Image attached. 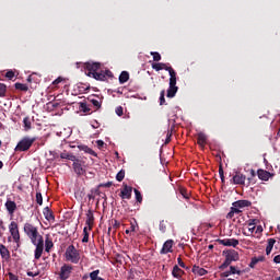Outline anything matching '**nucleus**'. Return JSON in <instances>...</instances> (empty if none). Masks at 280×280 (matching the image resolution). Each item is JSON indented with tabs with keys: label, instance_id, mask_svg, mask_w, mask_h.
Instances as JSON below:
<instances>
[{
	"label": "nucleus",
	"instance_id": "nucleus-1",
	"mask_svg": "<svg viewBox=\"0 0 280 280\" xmlns=\"http://www.w3.org/2000/svg\"><path fill=\"white\" fill-rule=\"evenodd\" d=\"M23 231L33 246H35L34 259H40L45 248V241L44 236L39 233V228L32 222H25L23 225Z\"/></svg>",
	"mask_w": 280,
	"mask_h": 280
},
{
	"label": "nucleus",
	"instance_id": "nucleus-2",
	"mask_svg": "<svg viewBox=\"0 0 280 280\" xmlns=\"http://www.w3.org/2000/svg\"><path fill=\"white\" fill-rule=\"evenodd\" d=\"M225 260L219 266V270L224 271L228 267H231L233 261H240V253L235 249L223 250Z\"/></svg>",
	"mask_w": 280,
	"mask_h": 280
},
{
	"label": "nucleus",
	"instance_id": "nucleus-3",
	"mask_svg": "<svg viewBox=\"0 0 280 280\" xmlns=\"http://www.w3.org/2000/svg\"><path fill=\"white\" fill-rule=\"evenodd\" d=\"M66 261H70L71 264H78L81 259V255L74 245H69L65 252Z\"/></svg>",
	"mask_w": 280,
	"mask_h": 280
},
{
	"label": "nucleus",
	"instance_id": "nucleus-4",
	"mask_svg": "<svg viewBox=\"0 0 280 280\" xmlns=\"http://www.w3.org/2000/svg\"><path fill=\"white\" fill-rule=\"evenodd\" d=\"M36 140L37 138L24 137L21 141L18 142L14 150L19 152L28 151Z\"/></svg>",
	"mask_w": 280,
	"mask_h": 280
},
{
	"label": "nucleus",
	"instance_id": "nucleus-5",
	"mask_svg": "<svg viewBox=\"0 0 280 280\" xmlns=\"http://www.w3.org/2000/svg\"><path fill=\"white\" fill-rule=\"evenodd\" d=\"M9 233H10L13 242H15V244H20L21 234H20V230H19V224L15 221H12L9 224Z\"/></svg>",
	"mask_w": 280,
	"mask_h": 280
},
{
	"label": "nucleus",
	"instance_id": "nucleus-6",
	"mask_svg": "<svg viewBox=\"0 0 280 280\" xmlns=\"http://www.w3.org/2000/svg\"><path fill=\"white\" fill-rule=\"evenodd\" d=\"M73 171L78 176H82L86 174V164L84 161L77 159L72 164Z\"/></svg>",
	"mask_w": 280,
	"mask_h": 280
},
{
	"label": "nucleus",
	"instance_id": "nucleus-7",
	"mask_svg": "<svg viewBox=\"0 0 280 280\" xmlns=\"http://www.w3.org/2000/svg\"><path fill=\"white\" fill-rule=\"evenodd\" d=\"M73 272V266L69 264H63L59 271L60 280H69Z\"/></svg>",
	"mask_w": 280,
	"mask_h": 280
},
{
	"label": "nucleus",
	"instance_id": "nucleus-8",
	"mask_svg": "<svg viewBox=\"0 0 280 280\" xmlns=\"http://www.w3.org/2000/svg\"><path fill=\"white\" fill-rule=\"evenodd\" d=\"M84 68L88 70V75L93 77L94 73H97L100 70H102V63L101 62H86V63H84Z\"/></svg>",
	"mask_w": 280,
	"mask_h": 280
},
{
	"label": "nucleus",
	"instance_id": "nucleus-9",
	"mask_svg": "<svg viewBox=\"0 0 280 280\" xmlns=\"http://www.w3.org/2000/svg\"><path fill=\"white\" fill-rule=\"evenodd\" d=\"M113 77H114V73L108 69H105V70L100 69L98 72H95L92 75V78H94L97 81H105L107 80V78H113Z\"/></svg>",
	"mask_w": 280,
	"mask_h": 280
},
{
	"label": "nucleus",
	"instance_id": "nucleus-10",
	"mask_svg": "<svg viewBox=\"0 0 280 280\" xmlns=\"http://www.w3.org/2000/svg\"><path fill=\"white\" fill-rule=\"evenodd\" d=\"M231 183L234 185H246V175L242 174L241 172H235L233 175Z\"/></svg>",
	"mask_w": 280,
	"mask_h": 280
},
{
	"label": "nucleus",
	"instance_id": "nucleus-11",
	"mask_svg": "<svg viewBox=\"0 0 280 280\" xmlns=\"http://www.w3.org/2000/svg\"><path fill=\"white\" fill-rule=\"evenodd\" d=\"M174 240H167L164 242L160 253L161 255H168V253H173Z\"/></svg>",
	"mask_w": 280,
	"mask_h": 280
},
{
	"label": "nucleus",
	"instance_id": "nucleus-12",
	"mask_svg": "<svg viewBox=\"0 0 280 280\" xmlns=\"http://www.w3.org/2000/svg\"><path fill=\"white\" fill-rule=\"evenodd\" d=\"M85 224H86L89 231H93V226L95 224V217H94L93 210H88Z\"/></svg>",
	"mask_w": 280,
	"mask_h": 280
},
{
	"label": "nucleus",
	"instance_id": "nucleus-13",
	"mask_svg": "<svg viewBox=\"0 0 280 280\" xmlns=\"http://www.w3.org/2000/svg\"><path fill=\"white\" fill-rule=\"evenodd\" d=\"M133 188L128 185H124V189L120 191V198L122 200H130L132 198Z\"/></svg>",
	"mask_w": 280,
	"mask_h": 280
},
{
	"label": "nucleus",
	"instance_id": "nucleus-14",
	"mask_svg": "<svg viewBox=\"0 0 280 280\" xmlns=\"http://www.w3.org/2000/svg\"><path fill=\"white\" fill-rule=\"evenodd\" d=\"M222 246H232L233 248L240 245V241L236 238H223L218 241Z\"/></svg>",
	"mask_w": 280,
	"mask_h": 280
},
{
	"label": "nucleus",
	"instance_id": "nucleus-15",
	"mask_svg": "<svg viewBox=\"0 0 280 280\" xmlns=\"http://www.w3.org/2000/svg\"><path fill=\"white\" fill-rule=\"evenodd\" d=\"M4 207L9 213V215H14L16 209H18V205L15 201H12L11 199H8L4 203Z\"/></svg>",
	"mask_w": 280,
	"mask_h": 280
},
{
	"label": "nucleus",
	"instance_id": "nucleus-16",
	"mask_svg": "<svg viewBox=\"0 0 280 280\" xmlns=\"http://www.w3.org/2000/svg\"><path fill=\"white\" fill-rule=\"evenodd\" d=\"M43 215H44L45 220H47V222H55V220H56L54 211L50 210L49 207L44 208Z\"/></svg>",
	"mask_w": 280,
	"mask_h": 280
},
{
	"label": "nucleus",
	"instance_id": "nucleus-17",
	"mask_svg": "<svg viewBox=\"0 0 280 280\" xmlns=\"http://www.w3.org/2000/svg\"><path fill=\"white\" fill-rule=\"evenodd\" d=\"M184 275H185V271H184L182 268H179L178 265H175V266L173 267V270H172V276H173V278H175V279H177V280H180Z\"/></svg>",
	"mask_w": 280,
	"mask_h": 280
},
{
	"label": "nucleus",
	"instance_id": "nucleus-18",
	"mask_svg": "<svg viewBox=\"0 0 280 280\" xmlns=\"http://www.w3.org/2000/svg\"><path fill=\"white\" fill-rule=\"evenodd\" d=\"M191 272H192L195 276H198V277H205V276H207V273H208L207 269L201 268L200 266H194V267L191 268Z\"/></svg>",
	"mask_w": 280,
	"mask_h": 280
},
{
	"label": "nucleus",
	"instance_id": "nucleus-19",
	"mask_svg": "<svg viewBox=\"0 0 280 280\" xmlns=\"http://www.w3.org/2000/svg\"><path fill=\"white\" fill-rule=\"evenodd\" d=\"M257 174H258L259 179L265 180V182L270 179V177H272V174L270 172H268L266 170H261V168H259L257 171Z\"/></svg>",
	"mask_w": 280,
	"mask_h": 280
},
{
	"label": "nucleus",
	"instance_id": "nucleus-20",
	"mask_svg": "<svg viewBox=\"0 0 280 280\" xmlns=\"http://www.w3.org/2000/svg\"><path fill=\"white\" fill-rule=\"evenodd\" d=\"M197 143L199 144V147L205 149V145H207V135H205V132H199L197 135Z\"/></svg>",
	"mask_w": 280,
	"mask_h": 280
},
{
	"label": "nucleus",
	"instance_id": "nucleus-21",
	"mask_svg": "<svg viewBox=\"0 0 280 280\" xmlns=\"http://www.w3.org/2000/svg\"><path fill=\"white\" fill-rule=\"evenodd\" d=\"M0 256L2 259H5V261L11 258L10 250L4 245H0Z\"/></svg>",
	"mask_w": 280,
	"mask_h": 280
},
{
	"label": "nucleus",
	"instance_id": "nucleus-22",
	"mask_svg": "<svg viewBox=\"0 0 280 280\" xmlns=\"http://www.w3.org/2000/svg\"><path fill=\"white\" fill-rule=\"evenodd\" d=\"M233 207H237L238 209H244L246 207H250V205H253V202L248 201V200H237L235 202L232 203Z\"/></svg>",
	"mask_w": 280,
	"mask_h": 280
},
{
	"label": "nucleus",
	"instance_id": "nucleus-23",
	"mask_svg": "<svg viewBox=\"0 0 280 280\" xmlns=\"http://www.w3.org/2000/svg\"><path fill=\"white\" fill-rule=\"evenodd\" d=\"M242 213V210H240L238 207L233 206L230 210V212L226 214L228 220H233V218L236 215H240Z\"/></svg>",
	"mask_w": 280,
	"mask_h": 280
},
{
	"label": "nucleus",
	"instance_id": "nucleus-24",
	"mask_svg": "<svg viewBox=\"0 0 280 280\" xmlns=\"http://www.w3.org/2000/svg\"><path fill=\"white\" fill-rule=\"evenodd\" d=\"M78 149L80 151H84L85 153H88L90 155L97 156V153L94 150H92L91 148H89L88 145L81 144V145H78Z\"/></svg>",
	"mask_w": 280,
	"mask_h": 280
},
{
	"label": "nucleus",
	"instance_id": "nucleus-25",
	"mask_svg": "<svg viewBox=\"0 0 280 280\" xmlns=\"http://www.w3.org/2000/svg\"><path fill=\"white\" fill-rule=\"evenodd\" d=\"M130 79V74L128 71H122L119 75V83L120 84H125L129 81Z\"/></svg>",
	"mask_w": 280,
	"mask_h": 280
},
{
	"label": "nucleus",
	"instance_id": "nucleus-26",
	"mask_svg": "<svg viewBox=\"0 0 280 280\" xmlns=\"http://www.w3.org/2000/svg\"><path fill=\"white\" fill-rule=\"evenodd\" d=\"M258 220L257 219H250L247 221V226H248V231L249 233H255L256 230V224H257Z\"/></svg>",
	"mask_w": 280,
	"mask_h": 280
},
{
	"label": "nucleus",
	"instance_id": "nucleus-27",
	"mask_svg": "<svg viewBox=\"0 0 280 280\" xmlns=\"http://www.w3.org/2000/svg\"><path fill=\"white\" fill-rule=\"evenodd\" d=\"M79 109H80V112H83L84 114H90L92 110L86 102H80Z\"/></svg>",
	"mask_w": 280,
	"mask_h": 280
},
{
	"label": "nucleus",
	"instance_id": "nucleus-28",
	"mask_svg": "<svg viewBox=\"0 0 280 280\" xmlns=\"http://www.w3.org/2000/svg\"><path fill=\"white\" fill-rule=\"evenodd\" d=\"M101 270L96 269L92 272H90V280H105L104 278L100 277Z\"/></svg>",
	"mask_w": 280,
	"mask_h": 280
},
{
	"label": "nucleus",
	"instance_id": "nucleus-29",
	"mask_svg": "<svg viewBox=\"0 0 280 280\" xmlns=\"http://www.w3.org/2000/svg\"><path fill=\"white\" fill-rule=\"evenodd\" d=\"M179 194L185 200H190L191 192L188 189L180 187Z\"/></svg>",
	"mask_w": 280,
	"mask_h": 280
},
{
	"label": "nucleus",
	"instance_id": "nucleus-30",
	"mask_svg": "<svg viewBox=\"0 0 280 280\" xmlns=\"http://www.w3.org/2000/svg\"><path fill=\"white\" fill-rule=\"evenodd\" d=\"M166 68H170L167 66V63H163V62H159V63H152V69L156 70V71H161V70H165Z\"/></svg>",
	"mask_w": 280,
	"mask_h": 280
},
{
	"label": "nucleus",
	"instance_id": "nucleus-31",
	"mask_svg": "<svg viewBox=\"0 0 280 280\" xmlns=\"http://www.w3.org/2000/svg\"><path fill=\"white\" fill-rule=\"evenodd\" d=\"M177 92H178V86H170L167 90L166 96L170 98H173L176 96Z\"/></svg>",
	"mask_w": 280,
	"mask_h": 280
},
{
	"label": "nucleus",
	"instance_id": "nucleus-32",
	"mask_svg": "<svg viewBox=\"0 0 280 280\" xmlns=\"http://www.w3.org/2000/svg\"><path fill=\"white\" fill-rule=\"evenodd\" d=\"M265 257L264 256H259L252 258V261L249 264V268L255 269V266H257V264H259V261H264Z\"/></svg>",
	"mask_w": 280,
	"mask_h": 280
},
{
	"label": "nucleus",
	"instance_id": "nucleus-33",
	"mask_svg": "<svg viewBox=\"0 0 280 280\" xmlns=\"http://www.w3.org/2000/svg\"><path fill=\"white\" fill-rule=\"evenodd\" d=\"M51 248H54V242L51 238L47 237L45 240V252L50 253Z\"/></svg>",
	"mask_w": 280,
	"mask_h": 280
},
{
	"label": "nucleus",
	"instance_id": "nucleus-34",
	"mask_svg": "<svg viewBox=\"0 0 280 280\" xmlns=\"http://www.w3.org/2000/svg\"><path fill=\"white\" fill-rule=\"evenodd\" d=\"M60 158L66 159V160H70V161H73V162L77 160V156L74 154L68 153V152L60 153Z\"/></svg>",
	"mask_w": 280,
	"mask_h": 280
},
{
	"label": "nucleus",
	"instance_id": "nucleus-35",
	"mask_svg": "<svg viewBox=\"0 0 280 280\" xmlns=\"http://www.w3.org/2000/svg\"><path fill=\"white\" fill-rule=\"evenodd\" d=\"M89 102L95 107V109H100L102 107V101L95 100L93 97L88 98Z\"/></svg>",
	"mask_w": 280,
	"mask_h": 280
},
{
	"label": "nucleus",
	"instance_id": "nucleus-36",
	"mask_svg": "<svg viewBox=\"0 0 280 280\" xmlns=\"http://www.w3.org/2000/svg\"><path fill=\"white\" fill-rule=\"evenodd\" d=\"M23 125H24V129L26 131L32 129V121H31V118L28 116L23 118Z\"/></svg>",
	"mask_w": 280,
	"mask_h": 280
},
{
	"label": "nucleus",
	"instance_id": "nucleus-37",
	"mask_svg": "<svg viewBox=\"0 0 280 280\" xmlns=\"http://www.w3.org/2000/svg\"><path fill=\"white\" fill-rule=\"evenodd\" d=\"M89 240H90L89 228L85 226V228H83V238H82V243H83V244H88Z\"/></svg>",
	"mask_w": 280,
	"mask_h": 280
},
{
	"label": "nucleus",
	"instance_id": "nucleus-38",
	"mask_svg": "<svg viewBox=\"0 0 280 280\" xmlns=\"http://www.w3.org/2000/svg\"><path fill=\"white\" fill-rule=\"evenodd\" d=\"M14 88H15V90H19L22 92H27L30 90L27 84H22V83H15Z\"/></svg>",
	"mask_w": 280,
	"mask_h": 280
},
{
	"label": "nucleus",
	"instance_id": "nucleus-39",
	"mask_svg": "<svg viewBox=\"0 0 280 280\" xmlns=\"http://www.w3.org/2000/svg\"><path fill=\"white\" fill-rule=\"evenodd\" d=\"M230 273L232 276H235V275L242 276V270L236 266H230Z\"/></svg>",
	"mask_w": 280,
	"mask_h": 280
},
{
	"label": "nucleus",
	"instance_id": "nucleus-40",
	"mask_svg": "<svg viewBox=\"0 0 280 280\" xmlns=\"http://www.w3.org/2000/svg\"><path fill=\"white\" fill-rule=\"evenodd\" d=\"M159 231H161V233H166V231H167V221H165V220L160 221Z\"/></svg>",
	"mask_w": 280,
	"mask_h": 280
},
{
	"label": "nucleus",
	"instance_id": "nucleus-41",
	"mask_svg": "<svg viewBox=\"0 0 280 280\" xmlns=\"http://www.w3.org/2000/svg\"><path fill=\"white\" fill-rule=\"evenodd\" d=\"M133 191H135L137 202L139 203L143 202V197L141 191L139 189H133Z\"/></svg>",
	"mask_w": 280,
	"mask_h": 280
},
{
	"label": "nucleus",
	"instance_id": "nucleus-42",
	"mask_svg": "<svg viewBox=\"0 0 280 280\" xmlns=\"http://www.w3.org/2000/svg\"><path fill=\"white\" fill-rule=\"evenodd\" d=\"M7 91H8L7 85L3 84V83H0V97H5L7 96Z\"/></svg>",
	"mask_w": 280,
	"mask_h": 280
},
{
	"label": "nucleus",
	"instance_id": "nucleus-43",
	"mask_svg": "<svg viewBox=\"0 0 280 280\" xmlns=\"http://www.w3.org/2000/svg\"><path fill=\"white\" fill-rule=\"evenodd\" d=\"M125 177H126V171L125 170L119 171L116 175V179L118 182H122L125 179Z\"/></svg>",
	"mask_w": 280,
	"mask_h": 280
},
{
	"label": "nucleus",
	"instance_id": "nucleus-44",
	"mask_svg": "<svg viewBox=\"0 0 280 280\" xmlns=\"http://www.w3.org/2000/svg\"><path fill=\"white\" fill-rule=\"evenodd\" d=\"M36 202L42 207L44 199L40 191H36Z\"/></svg>",
	"mask_w": 280,
	"mask_h": 280
},
{
	"label": "nucleus",
	"instance_id": "nucleus-45",
	"mask_svg": "<svg viewBox=\"0 0 280 280\" xmlns=\"http://www.w3.org/2000/svg\"><path fill=\"white\" fill-rule=\"evenodd\" d=\"M177 264H178V266H179L180 268L188 270V267H187L186 264L184 262L182 256H178V258H177Z\"/></svg>",
	"mask_w": 280,
	"mask_h": 280
},
{
	"label": "nucleus",
	"instance_id": "nucleus-46",
	"mask_svg": "<svg viewBox=\"0 0 280 280\" xmlns=\"http://www.w3.org/2000/svg\"><path fill=\"white\" fill-rule=\"evenodd\" d=\"M257 176V174L255 173V170H250V177L247 178V186L250 185V183H253V178H255Z\"/></svg>",
	"mask_w": 280,
	"mask_h": 280
},
{
	"label": "nucleus",
	"instance_id": "nucleus-47",
	"mask_svg": "<svg viewBox=\"0 0 280 280\" xmlns=\"http://www.w3.org/2000/svg\"><path fill=\"white\" fill-rule=\"evenodd\" d=\"M39 275H40V271H39V270H37V271H27V272H26V276H27V277H31V278L39 277Z\"/></svg>",
	"mask_w": 280,
	"mask_h": 280
},
{
	"label": "nucleus",
	"instance_id": "nucleus-48",
	"mask_svg": "<svg viewBox=\"0 0 280 280\" xmlns=\"http://www.w3.org/2000/svg\"><path fill=\"white\" fill-rule=\"evenodd\" d=\"M136 229L137 226L131 223L130 229L125 231L126 235H131L132 233H136Z\"/></svg>",
	"mask_w": 280,
	"mask_h": 280
},
{
	"label": "nucleus",
	"instance_id": "nucleus-49",
	"mask_svg": "<svg viewBox=\"0 0 280 280\" xmlns=\"http://www.w3.org/2000/svg\"><path fill=\"white\" fill-rule=\"evenodd\" d=\"M152 57H153V61H161L162 60V56L160 52H151Z\"/></svg>",
	"mask_w": 280,
	"mask_h": 280
},
{
	"label": "nucleus",
	"instance_id": "nucleus-50",
	"mask_svg": "<svg viewBox=\"0 0 280 280\" xmlns=\"http://www.w3.org/2000/svg\"><path fill=\"white\" fill-rule=\"evenodd\" d=\"M166 71H168L171 78H177V73L172 67L166 68Z\"/></svg>",
	"mask_w": 280,
	"mask_h": 280
},
{
	"label": "nucleus",
	"instance_id": "nucleus-51",
	"mask_svg": "<svg viewBox=\"0 0 280 280\" xmlns=\"http://www.w3.org/2000/svg\"><path fill=\"white\" fill-rule=\"evenodd\" d=\"M165 103H166L165 91H162L160 94V105H164Z\"/></svg>",
	"mask_w": 280,
	"mask_h": 280
},
{
	"label": "nucleus",
	"instance_id": "nucleus-52",
	"mask_svg": "<svg viewBox=\"0 0 280 280\" xmlns=\"http://www.w3.org/2000/svg\"><path fill=\"white\" fill-rule=\"evenodd\" d=\"M115 113H116L118 116H120V117L124 116V107H122V106L116 107Z\"/></svg>",
	"mask_w": 280,
	"mask_h": 280
},
{
	"label": "nucleus",
	"instance_id": "nucleus-53",
	"mask_svg": "<svg viewBox=\"0 0 280 280\" xmlns=\"http://www.w3.org/2000/svg\"><path fill=\"white\" fill-rule=\"evenodd\" d=\"M170 86L177 88V78H170Z\"/></svg>",
	"mask_w": 280,
	"mask_h": 280
},
{
	"label": "nucleus",
	"instance_id": "nucleus-54",
	"mask_svg": "<svg viewBox=\"0 0 280 280\" xmlns=\"http://www.w3.org/2000/svg\"><path fill=\"white\" fill-rule=\"evenodd\" d=\"M275 244H277V241L275 238H268V247L275 248Z\"/></svg>",
	"mask_w": 280,
	"mask_h": 280
},
{
	"label": "nucleus",
	"instance_id": "nucleus-55",
	"mask_svg": "<svg viewBox=\"0 0 280 280\" xmlns=\"http://www.w3.org/2000/svg\"><path fill=\"white\" fill-rule=\"evenodd\" d=\"M14 77H15L14 71L12 70L7 71L5 78H8L9 80H12Z\"/></svg>",
	"mask_w": 280,
	"mask_h": 280
},
{
	"label": "nucleus",
	"instance_id": "nucleus-56",
	"mask_svg": "<svg viewBox=\"0 0 280 280\" xmlns=\"http://www.w3.org/2000/svg\"><path fill=\"white\" fill-rule=\"evenodd\" d=\"M231 276H232L231 270L224 271V272H221V273H220V277H221L222 279L229 278V277H231Z\"/></svg>",
	"mask_w": 280,
	"mask_h": 280
},
{
	"label": "nucleus",
	"instance_id": "nucleus-57",
	"mask_svg": "<svg viewBox=\"0 0 280 280\" xmlns=\"http://www.w3.org/2000/svg\"><path fill=\"white\" fill-rule=\"evenodd\" d=\"M63 81V79L61 77L57 78L54 82L52 85H58L59 83H61Z\"/></svg>",
	"mask_w": 280,
	"mask_h": 280
},
{
	"label": "nucleus",
	"instance_id": "nucleus-58",
	"mask_svg": "<svg viewBox=\"0 0 280 280\" xmlns=\"http://www.w3.org/2000/svg\"><path fill=\"white\" fill-rule=\"evenodd\" d=\"M9 280H19V278L14 273L9 272Z\"/></svg>",
	"mask_w": 280,
	"mask_h": 280
},
{
	"label": "nucleus",
	"instance_id": "nucleus-59",
	"mask_svg": "<svg viewBox=\"0 0 280 280\" xmlns=\"http://www.w3.org/2000/svg\"><path fill=\"white\" fill-rule=\"evenodd\" d=\"M172 141V133L168 131L166 135L165 143H170Z\"/></svg>",
	"mask_w": 280,
	"mask_h": 280
},
{
	"label": "nucleus",
	"instance_id": "nucleus-60",
	"mask_svg": "<svg viewBox=\"0 0 280 280\" xmlns=\"http://www.w3.org/2000/svg\"><path fill=\"white\" fill-rule=\"evenodd\" d=\"M219 175L223 178L224 176V168H222V165L219 166Z\"/></svg>",
	"mask_w": 280,
	"mask_h": 280
},
{
	"label": "nucleus",
	"instance_id": "nucleus-61",
	"mask_svg": "<svg viewBox=\"0 0 280 280\" xmlns=\"http://www.w3.org/2000/svg\"><path fill=\"white\" fill-rule=\"evenodd\" d=\"M255 233H264V228L261 225H258L255 230Z\"/></svg>",
	"mask_w": 280,
	"mask_h": 280
},
{
	"label": "nucleus",
	"instance_id": "nucleus-62",
	"mask_svg": "<svg viewBox=\"0 0 280 280\" xmlns=\"http://www.w3.org/2000/svg\"><path fill=\"white\" fill-rule=\"evenodd\" d=\"M113 226H114V229H119L120 222H118L117 220H115Z\"/></svg>",
	"mask_w": 280,
	"mask_h": 280
},
{
	"label": "nucleus",
	"instance_id": "nucleus-63",
	"mask_svg": "<svg viewBox=\"0 0 280 280\" xmlns=\"http://www.w3.org/2000/svg\"><path fill=\"white\" fill-rule=\"evenodd\" d=\"M273 261L275 264H280V255L275 256Z\"/></svg>",
	"mask_w": 280,
	"mask_h": 280
},
{
	"label": "nucleus",
	"instance_id": "nucleus-64",
	"mask_svg": "<svg viewBox=\"0 0 280 280\" xmlns=\"http://www.w3.org/2000/svg\"><path fill=\"white\" fill-rule=\"evenodd\" d=\"M96 144H97V147L102 148V147H104L105 142L102 140H97Z\"/></svg>",
	"mask_w": 280,
	"mask_h": 280
}]
</instances>
